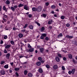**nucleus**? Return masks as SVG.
I'll return each instance as SVG.
<instances>
[{
  "mask_svg": "<svg viewBox=\"0 0 77 77\" xmlns=\"http://www.w3.org/2000/svg\"><path fill=\"white\" fill-rule=\"evenodd\" d=\"M13 30H15L16 29L15 28V27H14L13 28Z\"/></svg>",
  "mask_w": 77,
  "mask_h": 77,
  "instance_id": "obj_64",
  "label": "nucleus"
},
{
  "mask_svg": "<svg viewBox=\"0 0 77 77\" xmlns=\"http://www.w3.org/2000/svg\"><path fill=\"white\" fill-rule=\"evenodd\" d=\"M45 27H43L41 29H40V31L41 32H43L45 30Z\"/></svg>",
  "mask_w": 77,
  "mask_h": 77,
  "instance_id": "obj_4",
  "label": "nucleus"
},
{
  "mask_svg": "<svg viewBox=\"0 0 77 77\" xmlns=\"http://www.w3.org/2000/svg\"><path fill=\"white\" fill-rule=\"evenodd\" d=\"M3 9L4 11L6 10V8H5V6H3Z\"/></svg>",
  "mask_w": 77,
  "mask_h": 77,
  "instance_id": "obj_40",
  "label": "nucleus"
},
{
  "mask_svg": "<svg viewBox=\"0 0 77 77\" xmlns=\"http://www.w3.org/2000/svg\"><path fill=\"white\" fill-rule=\"evenodd\" d=\"M32 15L31 14H29V18H31L32 17Z\"/></svg>",
  "mask_w": 77,
  "mask_h": 77,
  "instance_id": "obj_48",
  "label": "nucleus"
},
{
  "mask_svg": "<svg viewBox=\"0 0 77 77\" xmlns=\"http://www.w3.org/2000/svg\"><path fill=\"white\" fill-rule=\"evenodd\" d=\"M11 44L13 45L14 44V42L12 41H11Z\"/></svg>",
  "mask_w": 77,
  "mask_h": 77,
  "instance_id": "obj_31",
  "label": "nucleus"
},
{
  "mask_svg": "<svg viewBox=\"0 0 77 77\" xmlns=\"http://www.w3.org/2000/svg\"><path fill=\"white\" fill-rule=\"evenodd\" d=\"M75 69H74L72 70L71 72L72 74H73L75 72Z\"/></svg>",
  "mask_w": 77,
  "mask_h": 77,
  "instance_id": "obj_17",
  "label": "nucleus"
},
{
  "mask_svg": "<svg viewBox=\"0 0 77 77\" xmlns=\"http://www.w3.org/2000/svg\"><path fill=\"white\" fill-rule=\"evenodd\" d=\"M51 13H52V14H54V11H51Z\"/></svg>",
  "mask_w": 77,
  "mask_h": 77,
  "instance_id": "obj_61",
  "label": "nucleus"
},
{
  "mask_svg": "<svg viewBox=\"0 0 77 77\" xmlns=\"http://www.w3.org/2000/svg\"><path fill=\"white\" fill-rule=\"evenodd\" d=\"M4 68L6 69H8V65H7L4 66Z\"/></svg>",
  "mask_w": 77,
  "mask_h": 77,
  "instance_id": "obj_19",
  "label": "nucleus"
},
{
  "mask_svg": "<svg viewBox=\"0 0 77 77\" xmlns=\"http://www.w3.org/2000/svg\"><path fill=\"white\" fill-rule=\"evenodd\" d=\"M52 22V20H50L48 22V24H51Z\"/></svg>",
  "mask_w": 77,
  "mask_h": 77,
  "instance_id": "obj_22",
  "label": "nucleus"
},
{
  "mask_svg": "<svg viewBox=\"0 0 77 77\" xmlns=\"http://www.w3.org/2000/svg\"><path fill=\"white\" fill-rule=\"evenodd\" d=\"M55 7H56V6L54 5H52V6H51V8H55Z\"/></svg>",
  "mask_w": 77,
  "mask_h": 77,
  "instance_id": "obj_41",
  "label": "nucleus"
},
{
  "mask_svg": "<svg viewBox=\"0 0 77 77\" xmlns=\"http://www.w3.org/2000/svg\"><path fill=\"white\" fill-rule=\"evenodd\" d=\"M69 26H70V25H69V23L67 24H66V26H67V27H69Z\"/></svg>",
  "mask_w": 77,
  "mask_h": 77,
  "instance_id": "obj_42",
  "label": "nucleus"
},
{
  "mask_svg": "<svg viewBox=\"0 0 77 77\" xmlns=\"http://www.w3.org/2000/svg\"><path fill=\"white\" fill-rule=\"evenodd\" d=\"M16 75L18 77V75H19L18 73L17 72H16Z\"/></svg>",
  "mask_w": 77,
  "mask_h": 77,
  "instance_id": "obj_53",
  "label": "nucleus"
},
{
  "mask_svg": "<svg viewBox=\"0 0 77 77\" xmlns=\"http://www.w3.org/2000/svg\"><path fill=\"white\" fill-rule=\"evenodd\" d=\"M35 23H36L39 26H40V23H39L38 22H37L35 21Z\"/></svg>",
  "mask_w": 77,
  "mask_h": 77,
  "instance_id": "obj_24",
  "label": "nucleus"
},
{
  "mask_svg": "<svg viewBox=\"0 0 77 77\" xmlns=\"http://www.w3.org/2000/svg\"><path fill=\"white\" fill-rule=\"evenodd\" d=\"M23 6V4H20L19 5H18V7L20 8L22 7Z\"/></svg>",
  "mask_w": 77,
  "mask_h": 77,
  "instance_id": "obj_21",
  "label": "nucleus"
},
{
  "mask_svg": "<svg viewBox=\"0 0 77 77\" xmlns=\"http://www.w3.org/2000/svg\"><path fill=\"white\" fill-rule=\"evenodd\" d=\"M58 56L59 57H61L62 56H61V55L60 54H57Z\"/></svg>",
  "mask_w": 77,
  "mask_h": 77,
  "instance_id": "obj_34",
  "label": "nucleus"
},
{
  "mask_svg": "<svg viewBox=\"0 0 77 77\" xmlns=\"http://www.w3.org/2000/svg\"><path fill=\"white\" fill-rule=\"evenodd\" d=\"M68 57L70 59H71L72 58V56L71 54H68Z\"/></svg>",
  "mask_w": 77,
  "mask_h": 77,
  "instance_id": "obj_15",
  "label": "nucleus"
},
{
  "mask_svg": "<svg viewBox=\"0 0 77 77\" xmlns=\"http://www.w3.org/2000/svg\"><path fill=\"white\" fill-rule=\"evenodd\" d=\"M38 60H42V58L41 57H39L38 58Z\"/></svg>",
  "mask_w": 77,
  "mask_h": 77,
  "instance_id": "obj_38",
  "label": "nucleus"
},
{
  "mask_svg": "<svg viewBox=\"0 0 77 77\" xmlns=\"http://www.w3.org/2000/svg\"><path fill=\"white\" fill-rule=\"evenodd\" d=\"M18 36L20 38H22L23 36V35L22 34H19Z\"/></svg>",
  "mask_w": 77,
  "mask_h": 77,
  "instance_id": "obj_13",
  "label": "nucleus"
},
{
  "mask_svg": "<svg viewBox=\"0 0 77 77\" xmlns=\"http://www.w3.org/2000/svg\"><path fill=\"white\" fill-rule=\"evenodd\" d=\"M3 43V41L2 40H1V42H0V44H2Z\"/></svg>",
  "mask_w": 77,
  "mask_h": 77,
  "instance_id": "obj_47",
  "label": "nucleus"
},
{
  "mask_svg": "<svg viewBox=\"0 0 77 77\" xmlns=\"http://www.w3.org/2000/svg\"><path fill=\"white\" fill-rule=\"evenodd\" d=\"M61 18L62 20L64 19L65 18V16H61Z\"/></svg>",
  "mask_w": 77,
  "mask_h": 77,
  "instance_id": "obj_30",
  "label": "nucleus"
},
{
  "mask_svg": "<svg viewBox=\"0 0 77 77\" xmlns=\"http://www.w3.org/2000/svg\"><path fill=\"white\" fill-rule=\"evenodd\" d=\"M44 38L43 36H41V37H40V39H44Z\"/></svg>",
  "mask_w": 77,
  "mask_h": 77,
  "instance_id": "obj_49",
  "label": "nucleus"
},
{
  "mask_svg": "<svg viewBox=\"0 0 77 77\" xmlns=\"http://www.w3.org/2000/svg\"><path fill=\"white\" fill-rule=\"evenodd\" d=\"M39 50H40V51L41 52H43V51H44V49L43 48H40L39 49Z\"/></svg>",
  "mask_w": 77,
  "mask_h": 77,
  "instance_id": "obj_18",
  "label": "nucleus"
},
{
  "mask_svg": "<svg viewBox=\"0 0 77 77\" xmlns=\"http://www.w3.org/2000/svg\"><path fill=\"white\" fill-rule=\"evenodd\" d=\"M1 73L2 75H4L5 74V72L4 70H2L1 71Z\"/></svg>",
  "mask_w": 77,
  "mask_h": 77,
  "instance_id": "obj_5",
  "label": "nucleus"
},
{
  "mask_svg": "<svg viewBox=\"0 0 77 77\" xmlns=\"http://www.w3.org/2000/svg\"><path fill=\"white\" fill-rule=\"evenodd\" d=\"M29 28H30L31 29H33V27L32 25H30L29 26Z\"/></svg>",
  "mask_w": 77,
  "mask_h": 77,
  "instance_id": "obj_20",
  "label": "nucleus"
},
{
  "mask_svg": "<svg viewBox=\"0 0 77 77\" xmlns=\"http://www.w3.org/2000/svg\"><path fill=\"white\" fill-rule=\"evenodd\" d=\"M7 18V16L5 15H4L3 17V20H2V23H3L5 22H6L7 20L6 19H5V18Z\"/></svg>",
  "mask_w": 77,
  "mask_h": 77,
  "instance_id": "obj_1",
  "label": "nucleus"
},
{
  "mask_svg": "<svg viewBox=\"0 0 77 77\" xmlns=\"http://www.w3.org/2000/svg\"><path fill=\"white\" fill-rule=\"evenodd\" d=\"M10 2L8 0H7L6 1V3L8 5H9V4H10Z\"/></svg>",
  "mask_w": 77,
  "mask_h": 77,
  "instance_id": "obj_26",
  "label": "nucleus"
},
{
  "mask_svg": "<svg viewBox=\"0 0 77 77\" xmlns=\"http://www.w3.org/2000/svg\"><path fill=\"white\" fill-rule=\"evenodd\" d=\"M54 69H57L58 68V66L57 65H55L53 66Z\"/></svg>",
  "mask_w": 77,
  "mask_h": 77,
  "instance_id": "obj_9",
  "label": "nucleus"
},
{
  "mask_svg": "<svg viewBox=\"0 0 77 77\" xmlns=\"http://www.w3.org/2000/svg\"><path fill=\"white\" fill-rule=\"evenodd\" d=\"M11 45H8L5 46V48L7 49L9 48L10 47H11Z\"/></svg>",
  "mask_w": 77,
  "mask_h": 77,
  "instance_id": "obj_7",
  "label": "nucleus"
},
{
  "mask_svg": "<svg viewBox=\"0 0 77 77\" xmlns=\"http://www.w3.org/2000/svg\"><path fill=\"white\" fill-rule=\"evenodd\" d=\"M41 64V62L38 61L36 63V64L38 66H40Z\"/></svg>",
  "mask_w": 77,
  "mask_h": 77,
  "instance_id": "obj_11",
  "label": "nucleus"
},
{
  "mask_svg": "<svg viewBox=\"0 0 77 77\" xmlns=\"http://www.w3.org/2000/svg\"><path fill=\"white\" fill-rule=\"evenodd\" d=\"M10 64H11V66H12L13 65V62L11 63Z\"/></svg>",
  "mask_w": 77,
  "mask_h": 77,
  "instance_id": "obj_58",
  "label": "nucleus"
},
{
  "mask_svg": "<svg viewBox=\"0 0 77 77\" xmlns=\"http://www.w3.org/2000/svg\"><path fill=\"white\" fill-rule=\"evenodd\" d=\"M14 69L15 70L17 71L19 70V68H15Z\"/></svg>",
  "mask_w": 77,
  "mask_h": 77,
  "instance_id": "obj_32",
  "label": "nucleus"
},
{
  "mask_svg": "<svg viewBox=\"0 0 77 77\" xmlns=\"http://www.w3.org/2000/svg\"><path fill=\"white\" fill-rule=\"evenodd\" d=\"M32 11H37V9L36 8H32Z\"/></svg>",
  "mask_w": 77,
  "mask_h": 77,
  "instance_id": "obj_10",
  "label": "nucleus"
},
{
  "mask_svg": "<svg viewBox=\"0 0 77 77\" xmlns=\"http://www.w3.org/2000/svg\"><path fill=\"white\" fill-rule=\"evenodd\" d=\"M9 56H10L9 54H8L6 55V57H9Z\"/></svg>",
  "mask_w": 77,
  "mask_h": 77,
  "instance_id": "obj_44",
  "label": "nucleus"
},
{
  "mask_svg": "<svg viewBox=\"0 0 77 77\" xmlns=\"http://www.w3.org/2000/svg\"><path fill=\"white\" fill-rule=\"evenodd\" d=\"M34 51V49L33 48L29 49V51L30 52H32Z\"/></svg>",
  "mask_w": 77,
  "mask_h": 77,
  "instance_id": "obj_6",
  "label": "nucleus"
},
{
  "mask_svg": "<svg viewBox=\"0 0 77 77\" xmlns=\"http://www.w3.org/2000/svg\"><path fill=\"white\" fill-rule=\"evenodd\" d=\"M69 36H69V35H66V37L67 38H69Z\"/></svg>",
  "mask_w": 77,
  "mask_h": 77,
  "instance_id": "obj_55",
  "label": "nucleus"
},
{
  "mask_svg": "<svg viewBox=\"0 0 77 77\" xmlns=\"http://www.w3.org/2000/svg\"><path fill=\"white\" fill-rule=\"evenodd\" d=\"M62 51L64 52V53H66L67 52L66 51H65L64 50H62Z\"/></svg>",
  "mask_w": 77,
  "mask_h": 77,
  "instance_id": "obj_62",
  "label": "nucleus"
},
{
  "mask_svg": "<svg viewBox=\"0 0 77 77\" xmlns=\"http://www.w3.org/2000/svg\"><path fill=\"white\" fill-rule=\"evenodd\" d=\"M27 25H28L27 24H26L25 26H24L23 28L24 29H25L27 27Z\"/></svg>",
  "mask_w": 77,
  "mask_h": 77,
  "instance_id": "obj_35",
  "label": "nucleus"
},
{
  "mask_svg": "<svg viewBox=\"0 0 77 77\" xmlns=\"http://www.w3.org/2000/svg\"><path fill=\"white\" fill-rule=\"evenodd\" d=\"M63 36V34L62 33H60L58 36V37H61Z\"/></svg>",
  "mask_w": 77,
  "mask_h": 77,
  "instance_id": "obj_27",
  "label": "nucleus"
},
{
  "mask_svg": "<svg viewBox=\"0 0 77 77\" xmlns=\"http://www.w3.org/2000/svg\"><path fill=\"white\" fill-rule=\"evenodd\" d=\"M45 39L47 41H48L49 40V38L48 37H46L45 38Z\"/></svg>",
  "mask_w": 77,
  "mask_h": 77,
  "instance_id": "obj_45",
  "label": "nucleus"
},
{
  "mask_svg": "<svg viewBox=\"0 0 77 77\" xmlns=\"http://www.w3.org/2000/svg\"><path fill=\"white\" fill-rule=\"evenodd\" d=\"M73 38V37L71 36H69V38Z\"/></svg>",
  "mask_w": 77,
  "mask_h": 77,
  "instance_id": "obj_50",
  "label": "nucleus"
},
{
  "mask_svg": "<svg viewBox=\"0 0 77 77\" xmlns=\"http://www.w3.org/2000/svg\"><path fill=\"white\" fill-rule=\"evenodd\" d=\"M24 42H25V43H26L27 42V40H26V39H25V40L24 41Z\"/></svg>",
  "mask_w": 77,
  "mask_h": 77,
  "instance_id": "obj_57",
  "label": "nucleus"
},
{
  "mask_svg": "<svg viewBox=\"0 0 77 77\" xmlns=\"http://www.w3.org/2000/svg\"><path fill=\"white\" fill-rule=\"evenodd\" d=\"M45 61L44 60H42L41 61V62L42 63H44L45 62Z\"/></svg>",
  "mask_w": 77,
  "mask_h": 77,
  "instance_id": "obj_60",
  "label": "nucleus"
},
{
  "mask_svg": "<svg viewBox=\"0 0 77 77\" xmlns=\"http://www.w3.org/2000/svg\"><path fill=\"white\" fill-rule=\"evenodd\" d=\"M4 53H6V54L8 52L7 51H6V49H5V50H4Z\"/></svg>",
  "mask_w": 77,
  "mask_h": 77,
  "instance_id": "obj_39",
  "label": "nucleus"
},
{
  "mask_svg": "<svg viewBox=\"0 0 77 77\" xmlns=\"http://www.w3.org/2000/svg\"><path fill=\"white\" fill-rule=\"evenodd\" d=\"M28 47L29 48H31L32 47L29 44H28Z\"/></svg>",
  "mask_w": 77,
  "mask_h": 77,
  "instance_id": "obj_37",
  "label": "nucleus"
},
{
  "mask_svg": "<svg viewBox=\"0 0 77 77\" xmlns=\"http://www.w3.org/2000/svg\"><path fill=\"white\" fill-rule=\"evenodd\" d=\"M12 71H11V70H9V73H12Z\"/></svg>",
  "mask_w": 77,
  "mask_h": 77,
  "instance_id": "obj_59",
  "label": "nucleus"
},
{
  "mask_svg": "<svg viewBox=\"0 0 77 77\" xmlns=\"http://www.w3.org/2000/svg\"><path fill=\"white\" fill-rule=\"evenodd\" d=\"M5 63L4 61H2L1 62V64H3V63Z\"/></svg>",
  "mask_w": 77,
  "mask_h": 77,
  "instance_id": "obj_46",
  "label": "nucleus"
},
{
  "mask_svg": "<svg viewBox=\"0 0 77 77\" xmlns=\"http://www.w3.org/2000/svg\"><path fill=\"white\" fill-rule=\"evenodd\" d=\"M47 34H45V33H42V36L44 37H45L47 36Z\"/></svg>",
  "mask_w": 77,
  "mask_h": 77,
  "instance_id": "obj_12",
  "label": "nucleus"
},
{
  "mask_svg": "<svg viewBox=\"0 0 77 77\" xmlns=\"http://www.w3.org/2000/svg\"><path fill=\"white\" fill-rule=\"evenodd\" d=\"M56 60L57 62H59L60 61L59 58L58 57H57L56 58Z\"/></svg>",
  "mask_w": 77,
  "mask_h": 77,
  "instance_id": "obj_14",
  "label": "nucleus"
},
{
  "mask_svg": "<svg viewBox=\"0 0 77 77\" xmlns=\"http://www.w3.org/2000/svg\"><path fill=\"white\" fill-rule=\"evenodd\" d=\"M63 60H66V57H63Z\"/></svg>",
  "mask_w": 77,
  "mask_h": 77,
  "instance_id": "obj_51",
  "label": "nucleus"
},
{
  "mask_svg": "<svg viewBox=\"0 0 77 77\" xmlns=\"http://www.w3.org/2000/svg\"><path fill=\"white\" fill-rule=\"evenodd\" d=\"M72 73V72L71 71H70L68 72V73L69 74H71Z\"/></svg>",
  "mask_w": 77,
  "mask_h": 77,
  "instance_id": "obj_43",
  "label": "nucleus"
},
{
  "mask_svg": "<svg viewBox=\"0 0 77 77\" xmlns=\"http://www.w3.org/2000/svg\"><path fill=\"white\" fill-rule=\"evenodd\" d=\"M62 70H65V68L64 66H62Z\"/></svg>",
  "mask_w": 77,
  "mask_h": 77,
  "instance_id": "obj_36",
  "label": "nucleus"
},
{
  "mask_svg": "<svg viewBox=\"0 0 77 77\" xmlns=\"http://www.w3.org/2000/svg\"><path fill=\"white\" fill-rule=\"evenodd\" d=\"M41 16L42 17H43L44 18H46L47 15L45 14H43Z\"/></svg>",
  "mask_w": 77,
  "mask_h": 77,
  "instance_id": "obj_8",
  "label": "nucleus"
},
{
  "mask_svg": "<svg viewBox=\"0 0 77 77\" xmlns=\"http://www.w3.org/2000/svg\"><path fill=\"white\" fill-rule=\"evenodd\" d=\"M25 29H24V30H22V32H25Z\"/></svg>",
  "mask_w": 77,
  "mask_h": 77,
  "instance_id": "obj_52",
  "label": "nucleus"
},
{
  "mask_svg": "<svg viewBox=\"0 0 77 77\" xmlns=\"http://www.w3.org/2000/svg\"><path fill=\"white\" fill-rule=\"evenodd\" d=\"M24 9L26 10H29V7H28V6H27L26 5H25L24 6Z\"/></svg>",
  "mask_w": 77,
  "mask_h": 77,
  "instance_id": "obj_3",
  "label": "nucleus"
},
{
  "mask_svg": "<svg viewBox=\"0 0 77 77\" xmlns=\"http://www.w3.org/2000/svg\"><path fill=\"white\" fill-rule=\"evenodd\" d=\"M46 68H48V69L50 68V66L49 65H46Z\"/></svg>",
  "mask_w": 77,
  "mask_h": 77,
  "instance_id": "obj_29",
  "label": "nucleus"
},
{
  "mask_svg": "<svg viewBox=\"0 0 77 77\" xmlns=\"http://www.w3.org/2000/svg\"><path fill=\"white\" fill-rule=\"evenodd\" d=\"M42 7L39 6L38 8V9H37V11H38V12H40V11H42Z\"/></svg>",
  "mask_w": 77,
  "mask_h": 77,
  "instance_id": "obj_2",
  "label": "nucleus"
},
{
  "mask_svg": "<svg viewBox=\"0 0 77 77\" xmlns=\"http://www.w3.org/2000/svg\"><path fill=\"white\" fill-rule=\"evenodd\" d=\"M14 8L15 9V8H17V5L14 6Z\"/></svg>",
  "mask_w": 77,
  "mask_h": 77,
  "instance_id": "obj_54",
  "label": "nucleus"
},
{
  "mask_svg": "<svg viewBox=\"0 0 77 77\" xmlns=\"http://www.w3.org/2000/svg\"><path fill=\"white\" fill-rule=\"evenodd\" d=\"M24 73L25 75H26L27 73V71L26 70H25L24 72Z\"/></svg>",
  "mask_w": 77,
  "mask_h": 77,
  "instance_id": "obj_25",
  "label": "nucleus"
},
{
  "mask_svg": "<svg viewBox=\"0 0 77 77\" xmlns=\"http://www.w3.org/2000/svg\"><path fill=\"white\" fill-rule=\"evenodd\" d=\"M29 56V55H28V56H26V59L28 58H29V57H28Z\"/></svg>",
  "mask_w": 77,
  "mask_h": 77,
  "instance_id": "obj_63",
  "label": "nucleus"
},
{
  "mask_svg": "<svg viewBox=\"0 0 77 77\" xmlns=\"http://www.w3.org/2000/svg\"><path fill=\"white\" fill-rule=\"evenodd\" d=\"M49 5V3H46V5L47 6H48Z\"/></svg>",
  "mask_w": 77,
  "mask_h": 77,
  "instance_id": "obj_56",
  "label": "nucleus"
},
{
  "mask_svg": "<svg viewBox=\"0 0 77 77\" xmlns=\"http://www.w3.org/2000/svg\"><path fill=\"white\" fill-rule=\"evenodd\" d=\"M28 76L29 77H32V74L31 73H29L28 75Z\"/></svg>",
  "mask_w": 77,
  "mask_h": 77,
  "instance_id": "obj_23",
  "label": "nucleus"
},
{
  "mask_svg": "<svg viewBox=\"0 0 77 77\" xmlns=\"http://www.w3.org/2000/svg\"><path fill=\"white\" fill-rule=\"evenodd\" d=\"M43 71H42V68H40L39 69V72H40V73H42Z\"/></svg>",
  "mask_w": 77,
  "mask_h": 77,
  "instance_id": "obj_16",
  "label": "nucleus"
},
{
  "mask_svg": "<svg viewBox=\"0 0 77 77\" xmlns=\"http://www.w3.org/2000/svg\"><path fill=\"white\" fill-rule=\"evenodd\" d=\"M8 38V37L7 35H5V36H4V38L5 39H7Z\"/></svg>",
  "mask_w": 77,
  "mask_h": 77,
  "instance_id": "obj_33",
  "label": "nucleus"
},
{
  "mask_svg": "<svg viewBox=\"0 0 77 77\" xmlns=\"http://www.w3.org/2000/svg\"><path fill=\"white\" fill-rule=\"evenodd\" d=\"M11 9L13 11H15V8L13 7H11Z\"/></svg>",
  "mask_w": 77,
  "mask_h": 77,
  "instance_id": "obj_28",
  "label": "nucleus"
}]
</instances>
